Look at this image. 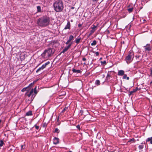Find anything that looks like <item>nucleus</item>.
<instances>
[{
    "instance_id": "f257e3e1",
    "label": "nucleus",
    "mask_w": 152,
    "mask_h": 152,
    "mask_svg": "<svg viewBox=\"0 0 152 152\" xmlns=\"http://www.w3.org/2000/svg\"><path fill=\"white\" fill-rule=\"evenodd\" d=\"M50 21V18L47 16H43L37 19V23L38 26L44 27L48 26Z\"/></svg>"
},
{
    "instance_id": "f03ea898",
    "label": "nucleus",
    "mask_w": 152,
    "mask_h": 152,
    "mask_svg": "<svg viewBox=\"0 0 152 152\" xmlns=\"http://www.w3.org/2000/svg\"><path fill=\"white\" fill-rule=\"evenodd\" d=\"M54 10L56 12H62L64 9V4L61 0L56 1L53 4Z\"/></svg>"
},
{
    "instance_id": "7ed1b4c3",
    "label": "nucleus",
    "mask_w": 152,
    "mask_h": 152,
    "mask_svg": "<svg viewBox=\"0 0 152 152\" xmlns=\"http://www.w3.org/2000/svg\"><path fill=\"white\" fill-rule=\"evenodd\" d=\"M134 57L133 52L132 51L129 52L125 59L127 63L128 64L130 63L132 61Z\"/></svg>"
},
{
    "instance_id": "20e7f679",
    "label": "nucleus",
    "mask_w": 152,
    "mask_h": 152,
    "mask_svg": "<svg viewBox=\"0 0 152 152\" xmlns=\"http://www.w3.org/2000/svg\"><path fill=\"white\" fill-rule=\"evenodd\" d=\"M55 51V50L54 49L49 48L48 50H45L44 52L43 53V55L47 53L48 57H50L51 55L54 53Z\"/></svg>"
},
{
    "instance_id": "39448f33",
    "label": "nucleus",
    "mask_w": 152,
    "mask_h": 152,
    "mask_svg": "<svg viewBox=\"0 0 152 152\" xmlns=\"http://www.w3.org/2000/svg\"><path fill=\"white\" fill-rule=\"evenodd\" d=\"M142 89L146 90V89L145 88H141L140 87L138 88V87H136L135 89H133V91H130L129 93V96H130L131 95H132L133 94V93H135L138 90H140Z\"/></svg>"
},
{
    "instance_id": "423d86ee",
    "label": "nucleus",
    "mask_w": 152,
    "mask_h": 152,
    "mask_svg": "<svg viewBox=\"0 0 152 152\" xmlns=\"http://www.w3.org/2000/svg\"><path fill=\"white\" fill-rule=\"evenodd\" d=\"M36 86L34 88V89H32L30 91L29 94H27V96L30 97L31 95H32L33 92L35 94H37V90H36Z\"/></svg>"
},
{
    "instance_id": "0eeeda50",
    "label": "nucleus",
    "mask_w": 152,
    "mask_h": 152,
    "mask_svg": "<svg viewBox=\"0 0 152 152\" xmlns=\"http://www.w3.org/2000/svg\"><path fill=\"white\" fill-rule=\"evenodd\" d=\"M50 63V62L49 61H48L46 63L44 64L41 67H39V68L36 71V72H37L39 71H40L41 70H42L43 69H44L46 67V66L48 65V64H49Z\"/></svg>"
},
{
    "instance_id": "6e6552de",
    "label": "nucleus",
    "mask_w": 152,
    "mask_h": 152,
    "mask_svg": "<svg viewBox=\"0 0 152 152\" xmlns=\"http://www.w3.org/2000/svg\"><path fill=\"white\" fill-rule=\"evenodd\" d=\"M145 49L146 51H150L151 50L152 47L150 46L149 44H148L145 46H144Z\"/></svg>"
},
{
    "instance_id": "1a4fd4ad",
    "label": "nucleus",
    "mask_w": 152,
    "mask_h": 152,
    "mask_svg": "<svg viewBox=\"0 0 152 152\" xmlns=\"http://www.w3.org/2000/svg\"><path fill=\"white\" fill-rule=\"evenodd\" d=\"M72 43L69 44L67 47H65L63 49V51L61 52V53H64L66 51L68 50V49L72 45Z\"/></svg>"
},
{
    "instance_id": "9d476101",
    "label": "nucleus",
    "mask_w": 152,
    "mask_h": 152,
    "mask_svg": "<svg viewBox=\"0 0 152 152\" xmlns=\"http://www.w3.org/2000/svg\"><path fill=\"white\" fill-rule=\"evenodd\" d=\"M31 89V86H27V87L23 88L22 90L21 91L24 92L25 91H27V93Z\"/></svg>"
},
{
    "instance_id": "9b49d317",
    "label": "nucleus",
    "mask_w": 152,
    "mask_h": 152,
    "mask_svg": "<svg viewBox=\"0 0 152 152\" xmlns=\"http://www.w3.org/2000/svg\"><path fill=\"white\" fill-rule=\"evenodd\" d=\"M59 139L56 137H55L53 139V144L55 145H56L59 143Z\"/></svg>"
},
{
    "instance_id": "f8f14e48",
    "label": "nucleus",
    "mask_w": 152,
    "mask_h": 152,
    "mask_svg": "<svg viewBox=\"0 0 152 152\" xmlns=\"http://www.w3.org/2000/svg\"><path fill=\"white\" fill-rule=\"evenodd\" d=\"M74 39V37L72 35H70L69 37V39L66 42V44L68 45L69 43Z\"/></svg>"
},
{
    "instance_id": "ddd939ff",
    "label": "nucleus",
    "mask_w": 152,
    "mask_h": 152,
    "mask_svg": "<svg viewBox=\"0 0 152 152\" xmlns=\"http://www.w3.org/2000/svg\"><path fill=\"white\" fill-rule=\"evenodd\" d=\"M124 74V72L123 70H120L118 72V75L119 76H123Z\"/></svg>"
},
{
    "instance_id": "4468645a",
    "label": "nucleus",
    "mask_w": 152,
    "mask_h": 152,
    "mask_svg": "<svg viewBox=\"0 0 152 152\" xmlns=\"http://www.w3.org/2000/svg\"><path fill=\"white\" fill-rule=\"evenodd\" d=\"M70 23L69 21H68L67 22V24L66 26L65 27L64 29H70Z\"/></svg>"
},
{
    "instance_id": "2eb2a0df",
    "label": "nucleus",
    "mask_w": 152,
    "mask_h": 152,
    "mask_svg": "<svg viewBox=\"0 0 152 152\" xmlns=\"http://www.w3.org/2000/svg\"><path fill=\"white\" fill-rule=\"evenodd\" d=\"M72 71L74 73H81V71L80 70H76L75 69H72Z\"/></svg>"
},
{
    "instance_id": "dca6fc26",
    "label": "nucleus",
    "mask_w": 152,
    "mask_h": 152,
    "mask_svg": "<svg viewBox=\"0 0 152 152\" xmlns=\"http://www.w3.org/2000/svg\"><path fill=\"white\" fill-rule=\"evenodd\" d=\"M146 142H150L151 144H152V137H148L146 140Z\"/></svg>"
},
{
    "instance_id": "f3484780",
    "label": "nucleus",
    "mask_w": 152,
    "mask_h": 152,
    "mask_svg": "<svg viewBox=\"0 0 152 152\" xmlns=\"http://www.w3.org/2000/svg\"><path fill=\"white\" fill-rule=\"evenodd\" d=\"M32 115V112L31 111H29L26 113V115L27 116L31 115Z\"/></svg>"
},
{
    "instance_id": "a211bd4d",
    "label": "nucleus",
    "mask_w": 152,
    "mask_h": 152,
    "mask_svg": "<svg viewBox=\"0 0 152 152\" xmlns=\"http://www.w3.org/2000/svg\"><path fill=\"white\" fill-rule=\"evenodd\" d=\"M111 77V73L110 72H108L107 75L106 77V79L107 80L110 79V77Z\"/></svg>"
},
{
    "instance_id": "6ab92c4d",
    "label": "nucleus",
    "mask_w": 152,
    "mask_h": 152,
    "mask_svg": "<svg viewBox=\"0 0 152 152\" xmlns=\"http://www.w3.org/2000/svg\"><path fill=\"white\" fill-rule=\"evenodd\" d=\"M37 12H41V8L40 6H38L37 7Z\"/></svg>"
},
{
    "instance_id": "aec40b11",
    "label": "nucleus",
    "mask_w": 152,
    "mask_h": 152,
    "mask_svg": "<svg viewBox=\"0 0 152 152\" xmlns=\"http://www.w3.org/2000/svg\"><path fill=\"white\" fill-rule=\"evenodd\" d=\"M81 38L80 37L78 39L76 38L75 39V43L77 44H78L80 42V41L81 39Z\"/></svg>"
},
{
    "instance_id": "412c9836",
    "label": "nucleus",
    "mask_w": 152,
    "mask_h": 152,
    "mask_svg": "<svg viewBox=\"0 0 152 152\" xmlns=\"http://www.w3.org/2000/svg\"><path fill=\"white\" fill-rule=\"evenodd\" d=\"M123 78L124 79H126L128 80L129 79V77H127V75H126L124 74L123 77Z\"/></svg>"
},
{
    "instance_id": "4be33fe9",
    "label": "nucleus",
    "mask_w": 152,
    "mask_h": 152,
    "mask_svg": "<svg viewBox=\"0 0 152 152\" xmlns=\"http://www.w3.org/2000/svg\"><path fill=\"white\" fill-rule=\"evenodd\" d=\"M96 44V41L95 40H94L93 41V42L91 43V45L92 46L95 45Z\"/></svg>"
},
{
    "instance_id": "5701e85b",
    "label": "nucleus",
    "mask_w": 152,
    "mask_h": 152,
    "mask_svg": "<svg viewBox=\"0 0 152 152\" xmlns=\"http://www.w3.org/2000/svg\"><path fill=\"white\" fill-rule=\"evenodd\" d=\"M100 82L99 80H97L96 81L95 84L97 85H100Z\"/></svg>"
},
{
    "instance_id": "b1692460",
    "label": "nucleus",
    "mask_w": 152,
    "mask_h": 152,
    "mask_svg": "<svg viewBox=\"0 0 152 152\" xmlns=\"http://www.w3.org/2000/svg\"><path fill=\"white\" fill-rule=\"evenodd\" d=\"M4 143L2 140H0V146L1 147L3 146Z\"/></svg>"
},
{
    "instance_id": "393cba45",
    "label": "nucleus",
    "mask_w": 152,
    "mask_h": 152,
    "mask_svg": "<svg viewBox=\"0 0 152 152\" xmlns=\"http://www.w3.org/2000/svg\"><path fill=\"white\" fill-rule=\"evenodd\" d=\"M133 9H134V8L133 7H132V8L128 9V10L130 12H132L133 11Z\"/></svg>"
},
{
    "instance_id": "a878e982",
    "label": "nucleus",
    "mask_w": 152,
    "mask_h": 152,
    "mask_svg": "<svg viewBox=\"0 0 152 152\" xmlns=\"http://www.w3.org/2000/svg\"><path fill=\"white\" fill-rule=\"evenodd\" d=\"M143 145H140L139 146V149L140 150H141L143 148Z\"/></svg>"
},
{
    "instance_id": "bb28decb",
    "label": "nucleus",
    "mask_w": 152,
    "mask_h": 152,
    "mask_svg": "<svg viewBox=\"0 0 152 152\" xmlns=\"http://www.w3.org/2000/svg\"><path fill=\"white\" fill-rule=\"evenodd\" d=\"M59 132V130L58 129V128H57L55 129V132L58 133Z\"/></svg>"
},
{
    "instance_id": "cd10ccee",
    "label": "nucleus",
    "mask_w": 152,
    "mask_h": 152,
    "mask_svg": "<svg viewBox=\"0 0 152 152\" xmlns=\"http://www.w3.org/2000/svg\"><path fill=\"white\" fill-rule=\"evenodd\" d=\"M135 140L134 138H132L130 139L129 141H128V142H133Z\"/></svg>"
},
{
    "instance_id": "c85d7f7f",
    "label": "nucleus",
    "mask_w": 152,
    "mask_h": 152,
    "mask_svg": "<svg viewBox=\"0 0 152 152\" xmlns=\"http://www.w3.org/2000/svg\"><path fill=\"white\" fill-rule=\"evenodd\" d=\"M101 63L102 64H106V61H101Z\"/></svg>"
},
{
    "instance_id": "c756f323",
    "label": "nucleus",
    "mask_w": 152,
    "mask_h": 152,
    "mask_svg": "<svg viewBox=\"0 0 152 152\" xmlns=\"http://www.w3.org/2000/svg\"><path fill=\"white\" fill-rule=\"evenodd\" d=\"M34 127H35V128H36L37 129V130L38 129H39V126H37V125H35L34 126Z\"/></svg>"
},
{
    "instance_id": "7c9ffc66",
    "label": "nucleus",
    "mask_w": 152,
    "mask_h": 152,
    "mask_svg": "<svg viewBox=\"0 0 152 152\" xmlns=\"http://www.w3.org/2000/svg\"><path fill=\"white\" fill-rule=\"evenodd\" d=\"M36 81H34L32 83H31V84H29V86H32L33 85H34V83H35L36 82Z\"/></svg>"
},
{
    "instance_id": "2f4dec72",
    "label": "nucleus",
    "mask_w": 152,
    "mask_h": 152,
    "mask_svg": "<svg viewBox=\"0 0 152 152\" xmlns=\"http://www.w3.org/2000/svg\"><path fill=\"white\" fill-rule=\"evenodd\" d=\"M25 145H21V149H24L25 148Z\"/></svg>"
},
{
    "instance_id": "473e14b6",
    "label": "nucleus",
    "mask_w": 152,
    "mask_h": 152,
    "mask_svg": "<svg viewBox=\"0 0 152 152\" xmlns=\"http://www.w3.org/2000/svg\"><path fill=\"white\" fill-rule=\"evenodd\" d=\"M96 28V26L93 25V27H92V29L93 30H95V29Z\"/></svg>"
},
{
    "instance_id": "72a5a7b5",
    "label": "nucleus",
    "mask_w": 152,
    "mask_h": 152,
    "mask_svg": "<svg viewBox=\"0 0 152 152\" xmlns=\"http://www.w3.org/2000/svg\"><path fill=\"white\" fill-rule=\"evenodd\" d=\"M150 71H151L150 75H151V77H152V68H151L150 69Z\"/></svg>"
},
{
    "instance_id": "f704fd0d",
    "label": "nucleus",
    "mask_w": 152,
    "mask_h": 152,
    "mask_svg": "<svg viewBox=\"0 0 152 152\" xmlns=\"http://www.w3.org/2000/svg\"><path fill=\"white\" fill-rule=\"evenodd\" d=\"M95 54H96V56H99V53L98 52H96Z\"/></svg>"
},
{
    "instance_id": "c9c22d12",
    "label": "nucleus",
    "mask_w": 152,
    "mask_h": 152,
    "mask_svg": "<svg viewBox=\"0 0 152 152\" xmlns=\"http://www.w3.org/2000/svg\"><path fill=\"white\" fill-rule=\"evenodd\" d=\"M76 127L78 129H80V126L79 125H77V126Z\"/></svg>"
},
{
    "instance_id": "e433bc0d",
    "label": "nucleus",
    "mask_w": 152,
    "mask_h": 152,
    "mask_svg": "<svg viewBox=\"0 0 152 152\" xmlns=\"http://www.w3.org/2000/svg\"><path fill=\"white\" fill-rule=\"evenodd\" d=\"M95 30H93V29H92L91 31V33H93L94 31H95Z\"/></svg>"
},
{
    "instance_id": "4c0bfd02",
    "label": "nucleus",
    "mask_w": 152,
    "mask_h": 152,
    "mask_svg": "<svg viewBox=\"0 0 152 152\" xmlns=\"http://www.w3.org/2000/svg\"><path fill=\"white\" fill-rule=\"evenodd\" d=\"M82 60L84 61H85L86 60V58H83Z\"/></svg>"
},
{
    "instance_id": "58836bf2",
    "label": "nucleus",
    "mask_w": 152,
    "mask_h": 152,
    "mask_svg": "<svg viewBox=\"0 0 152 152\" xmlns=\"http://www.w3.org/2000/svg\"><path fill=\"white\" fill-rule=\"evenodd\" d=\"M136 57L137 58H139L140 57V56H136Z\"/></svg>"
},
{
    "instance_id": "ea45409f",
    "label": "nucleus",
    "mask_w": 152,
    "mask_h": 152,
    "mask_svg": "<svg viewBox=\"0 0 152 152\" xmlns=\"http://www.w3.org/2000/svg\"><path fill=\"white\" fill-rule=\"evenodd\" d=\"M67 109V107H65L64 109V110H63V111H64L65 110H66V109Z\"/></svg>"
},
{
    "instance_id": "a19ab883",
    "label": "nucleus",
    "mask_w": 152,
    "mask_h": 152,
    "mask_svg": "<svg viewBox=\"0 0 152 152\" xmlns=\"http://www.w3.org/2000/svg\"><path fill=\"white\" fill-rule=\"evenodd\" d=\"M81 26H82V24H79L78 25V26L79 27H80Z\"/></svg>"
},
{
    "instance_id": "79ce46f5",
    "label": "nucleus",
    "mask_w": 152,
    "mask_h": 152,
    "mask_svg": "<svg viewBox=\"0 0 152 152\" xmlns=\"http://www.w3.org/2000/svg\"><path fill=\"white\" fill-rule=\"evenodd\" d=\"M75 8V7H71V9L72 10L74 9Z\"/></svg>"
},
{
    "instance_id": "37998d69",
    "label": "nucleus",
    "mask_w": 152,
    "mask_h": 152,
    "mask_svg": "<svg viewBox=\"0 0 152 152\" xmlns=\"http://www.w3.org/2000/svg\"><path fill=\"white\" fill-rule=\"evenodd\" d=\"M93 2L97 1V0H92Z\"/></svg>"
},
{
    "instance_id": "c03bdc74",
    "label": "nucleus",
    "mask_w": 152,
    "mask_h": 152,
    "mask_svg": "<svg viewBox=\"0 0 152 152\" xmlns=\"http://www.w3.org/2000/svg\"><path fill=\"white\" fill-rule=\"evenodd\" d=\"M86 90L87 91H88V88H87V86H86Z\"/></svg>"
},
{
    "instance_id": "a18cd8bd",
    "label": "nucleus",
    "mask_w": 152,
    "mask_h": 152,
    "mask_svg": "<svg viewBox=\"0 0 152 152\" xmlns=\"http://www.w3.org/2000/svg\"><path fill=\"white\" fill-rule=\"evenodd\" d=\"M150 84L152 85V81L150 83Z\"/></svg>"
},
{
    "instance_id": "49530a36",
    "label": "nucleus",
    "mask_w": 152,
    "mask_h": 152,
    "mask_svg": "<svg viewBox=\"0 0 152 152\" xmlns=\"http://www.w3.org/2000/svg\"><path fill=\"white\" fill-rule=\"evenodd\" d=\"M102 59V58H100V60H101Z\"/></svg>"
},
{
    "instance_id": "de8ad7c7",
    "label": "nucleus",
    "mask_w": 152,
    "mask_h": 152,
    "mask_svg": "<svg viewBox=\"0 0 152 152\" xmlns=\"http://www.w3.org/2000/svg\"><path fill=\"white\" fill-rule=\"evenodd\" d=\"M45 54H44V55H45ZM42 55H44V56H45V55H44V54H43H43H42Z\"/></svg>"
}]
</instances>
